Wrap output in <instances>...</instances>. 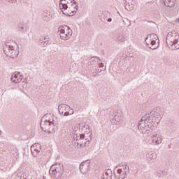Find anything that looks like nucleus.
<instances>
[{"label":"nucleus","mask_w":179,"mask_h":179,"mask_svg":"<svg viewBox=\"0 0 179 179\" xmlns=\"http://www.w3.org/2000/svg\"><path fill=\"white\" fill-rule=\"evenodd\" d=\"M162 120V115L157 112V108L154 109L149 113L145 114L140 120L138 128L142 131V134H149L150 129H153V124H159Z\"/></svg>","instance_id":"f257e3e1"},{"label":"nucleus","mask_w":179,"mask_h":179,"mask_svg":"<svg viewBox=\"0 0 179 179\" xmlns=\"http://www.w3.org/2000/svg\"><path fill=\"white\" fill-rule=\"evenodd\" d=\"M5 55L10 58H17L19 55V45H5L3 46Z\"/></svg>","instance_id":"f03ea898"},{"label":"nucleus","mask_w":179,"mask_h":179,"mask_svg":"<svg viewBox=\"0 0 179 179\" xmlns=\"http://www.w3.org/2000/svg\"><path fill=\"white\" fill-rule=\"evenodd\" d=\"M71 3V4L68 6L67 8H63L62 10V12L66 16H73L78 10V3L75 0H72Z\"/></svg>","instance_id":"7ed1b4c3"},{"label":"nucleus","mask_w":179,"mask_h":179,"mask_svg":"<svg viewBox=\"0 0 179 179\" xmlns=\"http://www.w3.org/2000/svg\"><path fill=\"white\" fill-rule=\"evenodd\" d=\"M64 165L62 164H56L51 166L49 173L52 176H55L56 174H59V177L62 178V176L64 174Z\"/></svg>","instance_id":"20e7f679"},{"label":"nucleus","mask_w":179,"mask_h":179,"mask_svg":"<svg viewBox=\"0 0 179 179\" xmlns=\"http://www.w3.org/2000/svg\"><path fill=\"white\" fill-rule=\"evenodd\" d=\"M59 31V36L62 40H69L72 37L73 31L69 27H66V29L61 28Z\"/></svg>","instance_id":"39448f33"},{"label":"nucleus","mask_w":179,"mask_h":179,"mask_svg":"<svg viewBox=\"0 0 179 179\" xmlns=\"http://www.w3.org/2000/svg\"><path fill=\"white\" fill-rule=\"evenodd\" d=\"M90 159L84 161L80 164V170L82 174H87V172L90 170Z\"/></svg>","instance_id":"423d86ee"},{"label":"nucleus","mask_w":179,"mask_h":179,"mask_svg":"<svg viewBox=\"0 0 179 179\" xmlns=\"http://www.w3.org/2000/svg\"><path fill=\"white\" fill-rule=\"evenodd\" d=\"M41 150V145H40L38 143H36L31 146V152L34 157H36L37 155L40 153Z\"/></svg>","instance_id":"0eeeda50"},{"label":"nucleus","mask_w":179,"mask_h":179,"mask_svg":"<svg viewBox=\"0 0 179 179\" xmlns=\"http://www.w3.org/2000/svg\"><path fill=\"white\" fill-rule=\"evenodd\" d=\"M149 37H150V38H152L151 40V42H150L151 45H155L156 44H159L160 43V41L159 40V37H157V35L150 34V35L147 36V37L145 38V41L147 45H149V43H148V40Z\"/></svg>","instance_id":"6e6552de"},{"label":"nucleus","mask_w":179,"mask_h":179,"mask_svg":"<svg viewBox=\"0 0 179 179\" xmlns=\"http://www.w3.org/2000/svg\"><path fill=\"white\" fill-rule=\"evenodd\" d=\"M52 125L53 127H55V122L53 121H51L50 120H45L44 122L43 123V120H41V127L43 131H45L44 129H47V128H50Z\"/></svg>","instance_id":"1a4fd4ad"},{"label":"nucleus","mask_w":179,"mask_h":179,"mask_svg":"<svg viewBox=\"0 0 179 179\" xmlns=\"http://www.w3.org/2000/svg\"><path fill=\"white\" fill-rule=\"evenodd\" d=\"M135 1L134 0H125L124 7L126 10H134L135 8Z\"/></svg>","instance_id":"9d476101"},{"label":"nucleus","mask_w":179,"mask_h":179,"mask_svg":"<svg viewBox=\"0 0 179 179\" xmlns=\"http://www.w3.org/2000/svg\"><path fill=\"white\" fill-rule=\"evenodd\" d=\"M69 110H71V106H69L65 103H61L58 106L59 113L61 115H64V113L66 111H69Z\"/></svg>","instance_id":"9b49d317"},{"label":"nucleus","mask_w":179,"mask_h":179,"mask_svg":"<svg viewBox=\"0 0 179 179\" xmlns=\"http://www.w3.org/2000/svg\"><path fill=\"white\" fill-rule=\"evenodd\" d=\"M11 81L13 83H20L22 82V77L20 72L15 73L11 76Z\"/></svg>","instance_id":"f8f14e48"},{"label":"nucleus","mask_w":179,"mask_h":179,"mask_svg":"<svg viewBox=\"0 0 179 179\" xmlns=\"http://www.w3.org/2000/svg\"><path fill=\"white\" fill-rule=\"evenodd\" d=\"M151 137L154 145H160V143H162V137H160L157 134L152 135Z\"/></svg>","instance_id":"ddd939ff"},{"label":"nucleus","mask_w":179,"mask_h":179,"mask_svg":"<svg viewBox=\"0 0 179 179\" xmlns=\"http://www.w3.org/2000/svg\"><path fill=\"white\" fill-rule=\"evenodd\" d=\"M122 120L123 117L120 114H115L113 118L112 119V124L117 125L118 122H122Z\"/></svg>","instance_id":"4468645a"},{"label":"nucleus","mask_w":179,"mask_h":179,"mask_svg":"<svg viewBox=\"0 0 179 179\" xmlns=\"http://www.w3.org/2000/svg\"><path fill=\"white\" fill-rule=\"evenodd\" d=\"M146 159L150 163H153L156 159V153L152 152H148L146 154Z\"/></svg>","instance_id":"2eb2a0df"},{"label":"nucleus","mask_w":179,"mask_h":179,"mask_svg":"<svg viewBox=\"0 0 179 179\" xmlns=\"http://www.w3.org/2000/svg\"><path fill=\"white\" fill-rule=\"evenodd\" d=\"M85 138H86V137L84 134H80L73 133V141H80H80H83V139H85Z\"/></svg>","instance_id":"dca6fc26"},{"label":"nucleus","mask_w":179,"mask_h":179,"mask_svg":"<svg viewBox=\"0 0 179 179\" xmlns=\"http://www.w3.org/2000/svg\"><path fill=\"white\" fill-rule=\"evenodd\" d=\"M51 13L50 11H45L43 13V20H45V22H50L51 20Z\"/></svg>","instance_id":"f3484780"},{"label":"nucleus","mask_w":179,"mask_h":179,"mask_svg":"<svg viewBox=\"0 0 179 179\" xmlns=\"http://www.w3.org/2000/svg\"><path fill=\"white\" fill-rule=\"evenodd\" d=\"M165 6L173 8L176 5V0H163Z\"/></svg>","instance_id":"a211bd4d"},{"label":"nucleus","mask_w":179,"mask_h":179,"mask_svg":"<svg viewBox=\"0 0 179 179\" xmlns=\"http://www.w3.org/2000/svg\"><path fill=\"white\" fill-rule=\"evenodd\" d=\"M117 174H119L117 178L124 179L127 177V171H122V169H119L117 171Z\"/></svg>","instance_id":"6ab92c4d"},{"label":"nucleus","mask_w":179,"mask_h":179,"mask_svg":"<svg viewBox=\"0 0 179 179\" xmlns=\"http://www.w3.org/2000/svg\"><path fill=\"white\" fill-rule=\"evenodd\" d=\"M85 142L83 141V140L79 141V143H77L78 145H80V147L82 148L83 146V143H84V145L86 147H89V145H90V140H89V138H85Z\"/></svg>","instance_id":"aec40b11"},{"label":"nucleus","mask_w":179,"mask_h":179,"mask_svg":"<svg viewBox=\"0 0 179 179\" xmlns=\"http://www.w3.org/2000/svg\"><path fill=\"white\" fill-rule=\"evenodd\" d=\"M59 6L61 10L67 9L68 4H66V0H60Z\"/></svg>","instance_id":"412c9836"},{"label":"nucleus","mask_w":179,"mask_h":179,"mask_svg":"<svg viewBox=\"0 0 179 179\" xmlns=\"http://www.w3.org/2000/svg\"><path fill=\"white\" fill-rule=\"evenodd\" d=\"M41 43L45 45H48V44H51V40H50V37H48V36H46Z\"/></svg>","instance_id":"4be33fe9"},{"label":"nucleus","mask_w":179,"mask_h":179,"mask_svg":"<svg viewBox=\"0 0 179 179\" xmlns=\"http://www.w3.org/2000/svg\"><path fill=\"white\" fill-rule=\"evenodd\" d=\"M117 40L121 43H123V41H125V36H124L122 34H120L117 36Z\"/></svg>","instance_id":"5701e85b"},{"label":"nucleus","mask_w":179,"mask_h":179,"mask_svg":"<svg viewBox=\"0 0 179 179\" xmlns=\"http://www.w3.org/2000/svg\"><path fill=\"white\" fill-rule=\"evenodd\" d=\"M113 177V172L111 171V169H108L106 172H105V174L103 175V177Z\"/></svg>","instance_id":"b1692460"},{"label":"nucleus","mask_w":179,"mask_h":179,"mask_svg":"<svg viewBox=\"0 0 179 179\" xmlns=\"http://www.w3.org/2000/svg\"><path fill=\"white\" fill-rule=\"evenodd\" d=\"M6 45H8V44H10L11 45H17V43H16V41H13V40H10V41H7L5 43Z\"/></svg>","instance_id":"393cba45"},{"label":"nucleus","mask_w":179,"mask_h":179,"mask_svg":"<svg viewBox=\"0 0 179 179\" xmlns=\"http://www.w3.org/2000/svg\"><path fill=\"white\" fill-rule=\"evenodd\" d=\"M18 29H19V31H21V33H24V31H26V28L22 26V24L18 25Z\"/></svg>","instance_id":"a878e982"},{"label":"nucleus","mask_w":179,"mask_h":179,"mask_svg":"<svg viewBox=\"0 0 179 179\" xmlns=\"http://www.w3.org/2000/svg\"><path fill=\"white\" fill-rule=\"evenodd\" d=\"M168 48H169V50H171L172 51H176V50H179V47L177 48V46L176 45H168Z\"/></svg>","instance_id":"bb28decb"},{"label":"nucleus","mask_w":179,"mask_h":179,"mask_svg":"<svg viewBox=\"0 0 179 179\" xmlns=\"http://www.w3.org/2000/svg\"><path fill=\"white\" fill-rule=\"evenodd\" d=\"M122 167H124V171H125V170H127L128 171V173H129V166H128V164L127 163H124L122 165Z\"/></svg>","instance_id":"cd10ccee"},{"label":"nucleus","mask_w":179,"mask_h":179,"mask_svg":"<svg viewBox=\"0 0 179 179\" xmlns=\"http://www.w3.org/2000/svg\"><path fill=\"white\" fill-rule=\"evenodd\" d=\"M96 59H99V57H92L90 59V62H94V61H96Z\"/></svg>","instance_id":"c85d7f7f"},{"label":"nucleus","mask_w":179,"mask_h":179,"mask_svg":"<svg viewBox=\"0 0 179 179\" xmlns=\"http://www.w3.org/2000/svg\"><path fill=\"white\" fill-rule=\"evenodd\" d=\"M63 115H64V117H68V115H71V114H70V113L69 112V110H67V111H66V112H64V113H63Z\"/></svg>","instance_id":"c756f323"},{"label":"nucleus","mask_w":179,"mask_h":179,"mask_svg":"<svg viewBox=\"0 0 179 179\" xmlns=\"http://www.w3.org/2000/svg\"><path fill=\"white\" fill-rule=\"evenodd\" d=\"M102 179H113V177H111V176H105L103 175Z\"/></svg>","instance_id":"7c9ffc66"},{"label":"nucleus","mask_w":179,"mask_h":179,"mask_svg":"<svg viewBox=\"0 0 179 179\" xmlns=\"http://www.w3.org/2000/svg\"><path fill=\"white\" fill-rule=\"evenodd\" d=\"M149 48L150 50H157V48H159V46L155 48L154 45H152L151 47H149Z\"/></svg>","instance_id":"2f4dec72"},{"label":"nucleus","mask_w":179,"mask_h":179,"mask_svg":"<svg viewBox=\"0 0 179 179\" xmlns=\"http://www.w3.org/2000/svg\"><path fill=\"white\" fill-rule=\"evenodd\" d=\"M8 2L10 3H16V2H17V0H9Z\"/></svg>","instance_id":"473e14b6"},{"label":"nucleus","mask_w":179,"mask_h":179,"mask_svg":"<svg viewBox=\"0 0 179 179\" xmlns=\"http://www.w3.org/2000/svg\"><path fill=\"white\" fill-rule=\"evenodd\" d=\"M69 112L70 113V115H73V108H70L69 110Z\"/></svg>","instance_id":"72a5a7b5"},{"label":"nucleus","mask_w":179,"mask_h":179,"mask_svg":"<svg viewBox=\"0 0 179 179\" xmlns=\"http://www.w3.org/2000/svg\"><path fill=\"white\" fill-rule=\"evenodd\" d=\"M104 66V64L103 63H100L99 64V68H103Z\"/></svg>","instance_id":"f704fd0d"},{"label":"nucleus","mask_w":179,"mask_h":179,"mask_svg":"<svg viewBox=\"0 0 179 179\" xmlns=\"http://www.w3.org/2000/svg\"><path fill=\"white\" fill-rule=\"evenodd\" d=\"M113 20L111 18L108 19V22H111Z\"/></svg>","instance_id":"c9c22d12"},{"label":"nucleus","mask_w":179,"mask_h":179,"mask_svg":"<svg viewBox=\"0 0 179 179\" xmlns=\"http://www.w3.org/2000/svg\"><path fill=\"white\" fill-rule=\"evenodd\" d=\"M176 23H179V18L176 20Z\"/></svg>","instance_id":"e433bc0d"},{"label":"nucleus","mask_w":179,"mask_h":179,"mask_svg":"<svg viewBox=\"0 0 179 179\" xmlns=\"http://www.w3.org/2000/svg\"><path fill=\"white\" fill-rule=\"evenodd\" d=\"M20 77H21V81H22L23 80L24 76L20 75Z\"/></svg>","instance_id":"4c0bfd02"},{"label":"nucleus","mask_w":179,"mask_h":179,"mask_svg":"<svg viewBox=\"0 0 179 179\" xmlns=\"http://www.w3.org/2000/svg\"><path fill=\"white\" fill-rule=\"evenodd\" d=\"M157 176H158V177H162V174H160V173H157Z\"/></svg>","instance_id":"58836bf2"},{"label":"nucleus","mask_w":179,"mask_h":179,"mask_svg":"<svg viewBox=\"0 0 179 179\" xmlns=\"http://www.w3.org/2000/svg\"><path fill=\"white\" fill-rule=\"evenodd\" d=\"M89 134H90V136H92V131H89Z\"/></svg>","instance_id":"ea45409f"},{"label":"nucleus","mask_w":179,"mask_h":179,"mask_svg":"<svg viewBox=\"0 0 179 179\" xmlns=\"http://www.w3.org/2000/svg\"><path fill=\"white\" fill-rule=\"evenodd\" d=\"M94 76H99V74H95L94 75Z\"/></svg>","instance_id":"a19ab883"},{"label":"nucleus","mask_w":179,"mask_h":179,"mask_svg":"<svg viewBox=\"0 0 179 179\" xmlns=\"http://www.w3.org/2000/svg\"><path fill=\"white\" fill-rule=\"evenodd\" d=\"M96 72H97L98 71H100V69H96Z\"/></svg>","instance_id":"79ce46f5"},{"label":"nucleus","mask_w":179,"mask_h":179,"mask_svg":"<svg viewBox=\"0 0 179 179\" xmlns=\"http://www.w3.org/2000/svg\"><path fill=\"white\" fill-rule=\"evenodd\" d=\"M1 132H2L1 131H0V135H1Z\"/></svg>","instance_id":"37998d69"},{"label":"nucleus","mask_w":179,"mask_h":179,"mask_svg":"<svg viewBox=\"0 0 179 179\" xmlns=\"http://www.w3.org/2000/svg\"><path fill=\"white\" fill-rule=\"evenodd\" d=\"M99 72H101V69L100 70V71Z\"/></svg>","instance_id":"c03bdc74"}]
</instances>
